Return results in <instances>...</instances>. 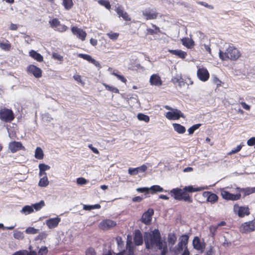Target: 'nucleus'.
<instances>
[{
  "mask_svg": "<svg viewBox=\"0 0 255 255\" xmlns=\"http://www.w3.org/2000/svg\"><path fill=\"white\" fill-rule=\"evenodd\" d=\"M255 193V187H247L244 188L243 193H244V197L249 195L252 193Z\"/></svg>",
  "mask_w": 255,
  "mask_h": 255,
  "instance_id": "35",
  "label": "nucleus"
},
{
  "mask_svg": "<svg viewBox=\"0 0 255 255\" xmlns=\"http://www.w3.org/2000/svg\"><path fill=\"white\" fill-rule=\"evenodd\" d=\"M49 184V181L47 176H44L42 178H40L38 185L40 187H46Z\"/></svg>",
  "mask_w": 255,
  "mask_h": 255,
  "instance_id": "34",
  "label": "nucleus"
},
{
  "mask_svg": "<svg viewBox=\"0 0 255 255\" xmlns=\"http://www.w3.org/2000/svg\"><path fill=\"white\" fill-rule=\"evenodd\" d=\"M247 144L249 146H255V137H252L247 141Z\"/></svg>",
  "mask_w": 255,
  "mask_h": 255,
  "instance_id": "55",
  "label": "nucleus"
},
{
  "mask_svg": "<svg viewBox=\"0 0 255 255\" xmlns=\"http://www.w3.org/2000/svg\"><path fill=\"white\" fill-rule=\"evenodd\" d=\"M26 253H27L26 251H19L16 252L12 255H25Z\"/></svg>",
  "mask_w": 255,
  "mask_h": 255,
  "instance_id": "64",
  "label": "nucleus"
},
{
  "mask_svg": "<svg viewBox=\"0 0 255 255\" xmlns=\"http://www.w3.org/2000/svg\"><path fill=\"white\" fill-rule=\"evenodd\" d=\"M197 76L202 81H206L209 78V73L208 70L204 68H199L197 71Z\"/></svg>",
  "mask_w": 255,
  "mask_h": 255,
  "instance_id": "12",
  "label": "nucleus"
},
{
  "mask_svg": "<svg viewBox=\"0 0 255 255\" xmlns=\"http://www.w3.org/2000/svg\"><path fill=\"white\" fill-rule=\"evenodd\" d=\"M143 240L145 249L153 251H157L158 249H161L162 244L164 242L157 229H155L150 232H145Z\"/></svg>",
  "mask_w": 255,
  "mask_h": 255,
  "instance_id": "1",
  "label": "nucleus"
},
{
  "mask_svg": "<svg viewBox=\"0 0 255 255\" xmlns=\"http://www.w3.org/2000/svg\"><path fill=\"white\" fill-rule=\"evenodd\" d=\"M170 194L177 200H184L188 203H192L193 200L188 193H184L183 189L176 188L170 191Z\"/></svg>",
  "mask_w": 255,
  "mask_h": 255,
  "instance_id": "2",
  "label": "nucleus"
},
{
  "mask_svg": "<svg viewBox=\"0 0 255 255\" xmlns=\"http://www.w3.org/2000/svg\"><path fill=\"white\" fill-rule=\"evenodd\" d=\"M165 117L170 120H176L180 118H184L183 114L177 109H174L171 111L167 112Z\"/></svg>",
  "mask_w": 255,
  "mask_h": 255,
  "instance_id": "7",
  "label": "nucleus"
},
{
  "mask_svg": "<svg viewBox=\"0 0 255 255\" xmlns=\"http://www.w3.org/2000/svg\"><path fill=\"white\" fill-rule=\"evenodd\" d=\"M39 230L34 227H29L25 230V233L27 234L34 235L38 233Z\"/></svg>",
  "mask_w": 255,
  "mask_h": 255,
  "instance_id": "43",
  "label": "nucleus"
},
{
  "mask_svg": "<svg viewBox=\"0 0 255 255\" xmlns=\"http://www.w3.org/2000/svg\"><path fill=\"white\" fill-rule=\"evenodd\" d=\"M45 202L43 200H41L38 203H36L31 205L33 210L35 209V210L36 211L40 210L42 207L45 206Z\"/></svg>",
  "mask_w": 255,
  "mask_h": 255,
  "instance_id": "31",
  "label": "nucleus"
},
{
  "mask_svg": "<svg viewBox=\"0 0 255 255\" xmlns=\"http://www.w3.org/2000/svg\"><path fill=\"white\" fill-rule=\"evenodd\" d=\"M241 105L242 106V107L245 110H250V108H251V106L247 104L246 103L244 102H242L241 103Z\"/></svg>",
  "mask_w": 255,
  "mask_h": 255,
  "instance_id": "61",
  "label": "nucleus"
},
{
  "mask_svg": "<svg viewBox=\"0 0 255 255\" xmlns=\"http://www.w3.org/2000/svg\"><path fill=\"white\" fill-rule=\"evenodd\" d=\"M107 35L109 36V37L113 40H115L116 39H118V36H119V34L117 33H107Z\"/></svg>",
  "mask_w": 255,
  "mask_h": 255,
  "instance_id": "53",
  "label": "nucleus"
},
{
  "mask_svg": "<svg viewBox=\"0 0 255 255\" xmlns=\"http://www.w3.org/2000/svg\"><path fill=\"white\" fill-rule=\"evenodd\" d=\"M143 237L140 232V231L138 230H137L135 231L134 236L133 238V241L134 244L136 246L141 245L143 243Z\"/></svg>",
  "mask_w": 255,
  "mask_h": 255,
  "instance_id": "20",
  "label": "nucleus"
},
{
  "mask_svg": "<svg viewBox=\"0 0 255 255\" xmlns=\"http://www.w3.org/2000/svg\"><path fill=\"white\" fill-rule=\"evenodd\" d=\"M72 33L81 40L84 41L87 35L86 32L83 29L77 27H73L71 28Z\"/></svg>",
  "mask_w": 255,
  "mask_h": 255,
  "instance_id": "11",
  "label": "nucleus"
},
{
  "mask_svg": "<svg viewBox=\"0 0 255 255\" xmlns=\"http://www.w3.org/2000/svg\"><path fill=\"white\" fill-rule=\"evenodd\" d=\"M47 236V234L44 232H41L36 237L35 240H42L46 238Z\"/></svg>",
  "mask_w": 255,
  "mask_h": 255,
  "instance_id": "52",
  "label": "nucleus"
},
{
  "mask_svg": "<svg viewBox=\"0 0 255 255\" xmlns=\"http://www.w3.org/2000/svg\"><path fill=\"white\" fill-rule=\"evenodd\" d=\"M154 214V211L152 209H148L145 212L141 218V222L145 225L149 224L152 219V216Z\"/></svg>",
  "mask_w": 255,
  "mask_h": 255,
  "instance_id": "10",
  "label": "nucleus"
},
{
  "mask_svg": "<svg viewBox=\"0 0 255 255\" xmlns=\"http://www.w3.org/2000/svg\"><path fill=\"white\" fill-rule=\"evenodd\" d=\"M78 57L80 58H82L89 61V62H91L92 59H93V58L90 55H88V54H82V53L79 54Z\"/></svg>",
  "mask_w": 255,
  "mask_h": 255,
  "instance_id": "48",
  "label": "nucleus"
},
{
  "mask_svg": "<svg viewBox=\"0 0 255 255\" xmlns=\"http://www.w3.org/2000/svg\"><path fill=\"white\" fill-rule=\"evenodd\" d=\"M147 169V166L145 165H142L136 168H129L128 173L131 175H137L138 173L143 172Z\"/></svg>",
  "mask_w": 255,
  "mask_h": 255,
  "instance_id": "17",
  "label": "nucleus"
},
{
  "mask_svg": "<svg viewBox=\"0 0 255 255\" xmlns=\"http://www.w3.org/2000/svg\"><path fill=\"white\" fill-rule=\"evenodd\" d=\"M91 63L93 64L97 67H98L99 68H101V66L99 62L93 58L92 59Z\"/></svg>",
  "mask_w": 255,
  "mask_h": 255,
  "instance_id": "63",
  "label": "nucleus"
},
{
  "mask_svg": "<svg viewBox=\"0 0 255 255\" xmlns=\"http://www.w3.org/2000/svg\"><path fill=\"white\" fill-rule=\"evenodd\" d=\"M41 118L43 121L45 122H50L53 120V118L48 113L42 114Z\"/></svg>",
  "mask_w": 255,
  "mask_h": 255,
  "instance_id": "41",
  "label": "nucleus"
},
{
  "mask_svg": "<svg viewBox=\"0 0 255 255\" xmlns=\"http://www.w3.org/2000/svg\"><path fill=\"white\" fill-rule=\"evenodd\" d=\"M29 55L38 62H41L43 61V56L40 54L33 50H31L29 52Z\"/></svg>",
  "mask_w": 255,
  "mask_h": 255,
  "instance_id": "24",
  "label": "nucleus"
},
{
  "mask_svg": "<svg viewBox=\"0 0 255 255\" xmlns=\"http://www.w3.org/2000/svg\"><path fill=\"white\" fill-rule=\"evenodd\" d=\"M172 126L175 131L180 134L184 133L186 131L185 128L179 124L174 123Z\"/></svg>",
  "mask_w": 255,
  "mask_h": 255,
  "instance_id": "23",
  "label": "nucleus"
},
{
  "mask_svg": "<svg viewBox=\"0 0 255 255\" xmlns=\"http://www.w3.org/2000/svg\"><path fill=\"white\" fill-rule=\"evenodd\" d=\"M115 10L118 14L119 17H122L123 19L126 21H130L131 20V18L128 13L126 11H124L122 6L117 7Z\"/></svg>",
  "mask_w": 255,
  "mask_h": 255,
  "instance_id": "16",
  "label": "nucleus"
},
{
  "mask_svg": "<svg viewBox=\"0 0 255 255\" xmlns=\"http://www.w3.org/2000/svg\"><path fill=\"white\" fill-rule=\"evenodd\" d=\"M241 197V193H237L235 194L224 190V200L236 201L240 199Z\"/></svg>",
  "mask_w": 255,
  "mask_h": 255,
  "instance_id": "14",
  "label": "nucleus"
},
{
  "mask_svg": "<svg viewBox=\"0 0 255 255\" xmlns=\"http://www.w3.org/2000/svg\"><path fill=\"white\" fill-rule=\"evenodd\" d=\"M86 255H95V250L93 248H89L86 252Z\"/></svg>",
  "mask_w": 255,
  "mask_h": 255,
  "instance_id": "59",
  "label": "nucleus"
},
{
  "mask_svg": "<svg viewBox=\"0 0 255 255\" xmlns=\"http://www.w3.org/2000/svg\"><path fill=\"white\" fill-rule=\"evenodd\" d=\"M181 40L182 44L188 48H191L194 45L193 40L189 38H184Z\"/></svg>",
  "mask_w": 255,
  "mask_h": 255,
  "instance_id": "26",
  "label": "nucleus"
},
{
  "mask_svg": "<svg viewBox=\"0 0 255 255\" xmlns=\"http://www.w3.org/2000/svg\"><path fill=\"white\" fill-rule=\"evenodd\" d=\"M61 221V219L58 217L50 218L45 221V224L47 227L51 229L56 228Z\"/></svg>",
  "mask_w": 255,
  "mask_h": 255,
  "instance_id": "13",
  "label": "nucleus"
},
{
  "mask_svg": "<svg viewBox=\"0 0 255 255\" xmlns=\"http://www.w3.org/2000/svg\"><path fill=\"white\" fill-rule=\"evenodd\" d=\"M13 237L17 240H22L24 237V234L22 232L18 231H14L13 233Z\"/></svg>",
  "mask_w": 255,
  "mask_h": 255,
  "instance_id": "42",
  "label": "nucleus"
},
{
  "mask_svg": "<svg viewBox=\"0 0 255 255\" xmlns=\"http://www.w3.org/2000/svg\"><path fill=\"white\" fill-rule=\"evenodd\" d=\"M204 194H207V200L208 202L214 203L215 201H216L218 199V196L215 194L211 193L210 192H205Z\"/></svg>",
  "mask_w": 255,
  "mask_h": 255,
  "instance_id": "28",
  "label": "nucleus"
},
{
  "mask_svg": "<svg viewBox=\"0 0 255 255\" xmlns=\"http://www.w3.org/2000/svg\"><path fill=\"white\" fill-rule=\"evenodd\" d=\"M27 71L36 78H39L42 76V70L34 65H29L27 67Z\"/></svg>",
  "mask_w": 255,
  "mask_h": 255,
  "instance_id": "8",
  "label": "nucleus"
},
{
  "mask_svg": "<svg viewBox=\"0 0 255 255\" xmlns=\"http://www.w3.org/2000/svg\"><path fill=\"white\" fill-rule=\"evenodd\" d=\"M193 246L194 248L197 250H202L204 249L203 245L201 244L199 238L195 237L193 240Z\"/></svg>",
  "mask_w": 255,
  "mask_h": 255,
  "instance_id": "21",
  "label": "nucleus"
},
{
  "mask_svg": "<svg viewBox=\"0 0 255 255\" xmlns=\"http://www.w3.org/2000/svg\"><path fill=\"white\" fill-rule=\"evenodd\" d=\"M137 118L139 121H144L146 123H148L149 121V117L143 114L139 113L137 116Z\"/></svg>",
  "mask_w": 255,
  "mask_h": 255,
  "instance_id": "39",
  "label": "nucleus"
},
{
  "mask_svg": "<svg viewBox=\"0 0 255 255\" xmlns=\"http://www.w3.org/2000/svg\"><path fill=\"white\" fill-rule=\"evenodd\" d=\"M142 14L147 19H154L157 17L158 13L154 9H148L143 11Z\"/></svg>",
  "mask_w": 255,
  "mask_h": 255,
  "instance_id": "19",
  "label": "nucleus"
},
{
  "mask_svg": "<svg viewBox=\"0 0 255 255\" xmlns=\"http://www.w3.org/2000/svg\"><path fill=\"white\" fill-rule=\"evenodd\" d=\"M201 126V124H197L194 125L192 126V127H191L188 129L189 134V135L192 134L196 129H198L200 128V127Z\"/></svg>",
  "mask_w": 255,
  "mask_h": 255,
  "instance_id": "44",
  "label": "nucleus"
},
{
  "mask_svg": "<svg viewBox=\"0 0 255 255\" xmlns=\"http://www.w3.org/2000/svg\"><path fill=\"white\" fill-rule=\"evenodd\" d=\"M169 52L173 55L177 56L181 58H184L187 55L186 52L182 51L181 50H169Z\"/></svg>",
  "mask_w": 255,
  "mask_h": 255,
  "instance_id": "22",
  "label": "nucleus"
},
{
  "mask_svg": "<svg viewBox=\"0 0 255 255\" xmlns=\"http://www.w3.org/2000/svg\"><path fill=\"white\" fill-rule=\"evenodd\" d=\"M62 4L66 10L70 9L74 4L72 0H63Z\"/></svg>",
  "mask_w": 255,
  "mask_h": 255,
  "instance_id": "33",
  "label": "nucleus"
},
{
  "mask_svg": "<svg viewBox=\"0 0 255 255\" xmlns=\"http://www.w3.org/2000/svg\"><path fill=\"white\" fill-rule=\"evenodd\" d=\"M49 23L53 28L57 29L58 27L60 25V22L57 18H53L49 21Z\"/></svg>",
  "mask_w": 255,
  "mask_h": 255,
  "instance_id": "36",
  "label": "nucleus"
},
{
  "mask_svg": "<svg viewBox=\"0 0 255 255\" xmlns=\"http://www.w3.org/2000/svg\"><path fill=\"white\" fill-rule=\"evenodd\" d=\"M48 252V249L46 247H41L38 253V255H45L47 254Z\"/></svg>",
  "mask_w": 255,
  "mask_h": 255,
  "instance_id": "51",
  "label": "nucleus"
},
{
  "mask_svg": "<svg viewBox=\"0 0 255 255\" xmlns=\"http://www.w3.org/2000/svg\"><path fill=\"white\" fill-rule=\"evenodd\" d=\"M183 246L184 245L181 244V243L179 242L174 248L170 249V251L173 253L174 255H178L183 250Z\"/></svg>",
  "mask_w": 255,
  "mask_h": 255,
  "instance_id": "25",
  "label": "nucleus"
},
{
  "mask_svg": "<svg viewBox=\"0 0 255 255\" xmlns=\"http://www.w3.org/2000/svg\"><path fill=\"white\" fill-rule=\"evenodd\" d=\"M87 182L86 179L83 177H79L77 179V183L79 185H84Z\"/></svg>",
  "mask_w": 255,
  "mask_h": 255,
  "instance_id": "54",
  "label": "nucleus"
},
{
  "mask_svg": "<svg viewBox=\"0 0 255 255\" xmlns=\"http://www.w3.org/2000/svg\"><path fill=\"white\" fill-rule=\"evenodd\" d=\"M33 212V209L32 206L26 205L24 206L22 210L20 211V213H23L25 215L30 214Z\"/></svg>",
  "mask_w": 255,
  "mask_h": 255,
  "instance_id": "30",
  "label": "nucleus"
},
{
  "mask_svg": "<svg viewBox=\"0 0 255 255\" xmlns=\"http://www.w3.org/2000/svg\"><path fill=\"white\" fill-rule=\"evenodd\" d=\"M116 222L110 219H106L100 223L99 228L103 230H107L116 226Z\"/></svg>",
  "mask_w": 255,
  "mask_h": 255,
  "instance_id": "9",
  "label": "nucleus"
},
{
  "mask_svg": "<svg viewBox=\"0 0 255 255\" xmlns=\"http://www.w3.org/2000/svg\"><path fill=\"white\" fill-rule=\"evenodd\" d=\"M52 56L54 59L58 60L61 61H63V57L57 53H53Z\"/></svg>",
  "mask_w": 255,
  "mask_h": 255,
  "instance_id": "58",
  "label": "nucleus"
},
{
  "mask_svg": "<svg viewBox=\"0 0 255 255\" xmlns=\"http://www.w3.org/2000/svg\"><path fill=\"white\" fill-rule=\"evenodd\" d=\"M243 145L242 144H240L239 145H238L236 148H234L233 149H232L231 150V151L229 152L227 154L228 155H232V154H235L237 152H238L239 151H240L242 147H243Z\"/></svg>",
  "mask_w": 255,
  "mask_h": 255,
  "instance_id": "45",
  "label": "nucleus"
},
{
  "mask_svg": "<svg viewBox=\"0 0 255 255\" xmlns=\"http://www.w3.org/2000/svg\"><path fill=\"white\" fill-rule=\"evenodd\" d=\"M99 3L105 6L107 9H110L111 8V4L109 1L106 0H99Z\"/></svg>",
  "mask_w": 255,
  "mask_h": 255,
  "instance_id": "47",
  "label": "nucleus"
},
{
  "mask_svg": "<svg viewBox=\"0 0 255 255\" xmlns=\"http://www.w3.org/2000/svg\"><path fill=\"white\" fill-rule=\"evenodd\" d=\"M241 56L239 50L233 44L228 45L226 52H224V61L226 58L231 60H236Z\"/></svg>",
  "mask_w": 255,
  "mask_h": 255,
  "instance_id": "3",
  "label": "nucleus"
},
{
  "mask_svg": "<svg viewBox=\"0 0 255 255\" xmlns=\"http://www.w3.org/2000/svg\"><path fill=\"white\" fill-rule=\"evenodd\" d=\"M23 147L22 144L20 142L12 141L10 142L8 144V148L12 153H14Z\"/></svg>",
  "mask_w": 255,
  "mask_h": 255,
  "instance_id": "15",
  "label": "nucleus"
},
{
  "mask_svg": "<svg viewBox=\"0 0 255 255\" xmlns=\"http://www.w3.org/2000/svg\"><path fill=\"white\" fill-rule=\"evenodd\" d=\"M151 191L152 194L155 193L156 192H161L163 191V188L160 187L159 185H153L150 187L148 188V192Z\"/></svg>",
  "mask_w": 255,
  "mask_h": 255,
  "instance_id": "27",
  "label": "nucleus"
},
{
  "mask_svg": "<svg viewBox=\"0 0 255 255\" xmlns=\"http://www.w3.org/2000/svg\"><path fill=\"white\" fill-rule=\"evenodd\" d=\"M197 3L198 4H200L204 6L205 7L209 8V9H213V6L211 5L208 4L207 3L204 2V1H197Z\"/></svg>",
  "mask_w": 255,
  "mask_h": 255,
  "instance_id": "57",
  "label": "nucleus"
},
{
  "mask_svg": "<svg viewBox=\"0 0 255 255\" xmlns=\"http://www.w3.org/2000/svg\"><path fill=\"white\" fill-rule=\"evenodd\" d=\"M234 212L240 218L250 215V209L248 206H240L236 204L234 206Z\"/></svg>",
  "mask_w": 255,
  "mask_h": 255,
  "instance_id": "5",
  "label": "nucleus"
},
{
  "mask_svg": "<svg viewBox=\"0 0 255 255\" xmlns=\"http://www.w3.org/2000/svg\"><path fill=\"white\" fill-rule=\"evenodd\" d=\"M240 231L242 233H248L255 231V219L241 225Z\"/></svg>",
  "mask_w": 255,
  "mask_h": 255,
  "instance_id": "6",
  "label": "nucleus"
},
{
  "mask_svg": "<svg viewBox=\"0 0 255 255\" xmlns=\"http://www.w3.org/2000/svg\"><path fill=\"white\" fill-rule=\"evenodd\" d=\"M184 193H187V192L192 193L194 192L199 191L202 190L200 188H194L192 186H185L183 188Z\"/></svg>",
  "mask_w": 255,
  "mask_h": 255,
  "instance_id": "29",
  "label": "nucleus"
},
{
  "mask_svg": "<svg viewBox=\"0 0 255 255\" xmlns=\"http://www.w3.org/2000/svg\"><path fill=\"white\" fill-rule=\"evenodd\" d=\"M104 85L105 86L106 89L110 91H111L115 93H118L119 92V90L116 87L109 86L106 84H105Z\"/></svg>",
  "mask_w": 255,
  "mask_h": 255,
  "instance_id": "50",
  "label": "nucleus"
},
{
  "mask_svg": "<svg viewBox=\"0 0 255 255\" xmlns=\"http://www.w3.org/2000/svg\"><path fill=\"white\" fill-rule=\"evenodd\" d=\"M11 47L10 44L7 41L6 42H3L0 41V48L4 50V51H8L9 50Z\"/></svg>",
  "mask_w": 255,
  "mask_h": 255,
  "instance_id": "38",
  "label": "nucleus"
},
{
  "mask_svg": "<svg viewBox=\"0 0 255 255\" xmlns=\"http://www.w3.org/2000/svg\"><path fill=\"white\" fill-rule=\"evenodd\" d=\"M14 118V114L11 110L4 108L0 111V119L1 121L6 123H10Z\"/></svg>",
  "mask_w": 255,
  "mask_h": 255,
  "instance_id": "4",
  "label": "nucleus"
},
{
  "mask_svg": "<svg viewBox=\"0 0 255 255\" xmlns=\"http://www.w3.org/2000/svg\"><path fill=\"white\" fill-rule=\"evenodd\" d=\"M188 239H189L188 236L187 235H182L180 238V239H179V240H180L179 242L181 243V244H182L184 246H186L187 244V243H188Z\"/></svg>",
  "mask_w": 255,
  "mask_h": 255,
  "instance_id": "46",
  "label": "nucleus"
},
{
  "mask_svg": "<svg viewBox=\"0 0 255 255\" xmlns=\"http://www.w3.org/2000/svg\"><path fill=\"white\" fill-rule=\"evenodd\" d=\"M113 75L116 76L120 80L124 83H126L127 80L125 78V77L122 75H120L117 73H113Z\"/></svg>",
  "mask_w": 255,
  "mask_h": 255,
  "instance_id": "60",
  "label": "nucleus"
},
{
  "mask_svg": "<svg viewBox=\"0 0 255 255\" xmlns=\"http://www.w3.org/2000/svg\"><path fill=\"white\" fill-rule=\"evenodd\" d=\"M38 167L39 169V170L41 171H45L47 170H49L50 168V167L44 163H40L38 165Z\"/></svg>",
  "mask_w": 255,
  "mask_h": 255,
  "instance_id": "49",
  "label": "nucleus"
},
{
  "mask_svg": "<svg viewBox=\"0 0 255 255\" xmlns=\"http://www.w3.org/2000/svg\"><path fill=\"white\" fill-rule=\"evenodd\" d=\"M143 199V198L140 196H136L132 199V201L134 202H140Z\"/></svg>",
  "mask_w": 255,
  "mask_h": 255,
  "instance_id": "62",
  "label": "nucleus"
},
{
  "mask_svg": "<svg viewBox=\"0 0 255 255\" xmlns=\"http://www.w3.org/2000/svg\"><path fill=\"white\" fill-rule=\"evenodd\" d=\"M44 154L42 149L37 147L35 151V157L38 159H41L43 158Z\"/></svg>",
  "mask_w": 255,
  "mask_h": 255,
  "instance_id": "32",
  "label": "nucleus"
},
{
  "mask_svg": "<svg viewBox=\"0 0 255 255\" xmlns=\"http://www.w3.org/2000/svg\"><path fill=\"white\" fill-rule=\"evenodd\" d=\"M176 237L174 234H169L168 236V242L169 245L173 246L176 241Z\"/></svg>",
  "mask_w": 255,
  "mask_h": 255,
  "instance_id": "37",
  "label": "nucleus"
},
{
  "mask_svg": "<svg viewBox=\"0 0 255 255\" xmlns=\"http://www.w3.org/2000/svg\"><path fill=\"white\" fill-rule=\"evenodd\" d=\"M136 191L139 193H148V187H141L136 189Z\"/></svg>",
  "mask_w": 255,
  "mask_h": 255,
  "instance_id": "56",
  "label": "nucleus"
},
{
  "mask_svg": "<svg viewBox=\"0 0 255 255\" xmlns=\"http://www.w3.org/2000/svg\"><path fill=\"white\" fill-rule=\"evenodd\" d=\"M149 82L151 85L155 86H160L162 83L160 77L157 74H152L150 76Z\"/></svg>",
  "mask_w": 255,
  "mask_h": 255,
  "instance_id": "18",
  "label": "nucleus"
},
{
  "mask_svg": "<svg viewBox=\"0 0 255 255\" xmlns=\"http://www.w3.org/2000/svg\"><path fill=\"white\" fill-rule=\"evenodd\" d=\"M161 247V249H158V250L161 251V255H166L168 253L167 243L164 241L162 244Z\"/></svg>",
  "mask_w": 255,
  "mask_h": 255,
  "instance_id": "40",
  "label": "nucleus"
}]
</instances>
